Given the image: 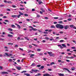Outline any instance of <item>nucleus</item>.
<instances>
[{
	"mask_svg": "<svg viewBox=\"0 0 76 76\" xmlns=\"http://www.w3.org/2000/svg\"><path fill=\"white\" fill-rule=\"evenodd\" d=\"M32 45H34V46H35V47H37V45H36L35 44H32Z\"/></svg>",
	"mask_w": 76,
	"mask_h": 76,
	"instance_id": "nucleus-56",
	"label": "nucleus"
},
{
	"mask_svg": "<svg viewBox=\"0 0 76 76\" xmlns=\"http://www.w3.org/2000/svg\"><path fill=\"white\" fill-rule=\"evenodd\" d=\"M15 47H18V45H15Z\"/></svg>",
	"mask_w": 76,
	"mask_h": 76,
	"instance_id": "nucleus-62",
	"label": "nucleus"
},
{
	"mask_svg": "<svg viewBox=\"0 0 76 76\" xmlns=\"http://www.w3.org/2000/svg\"><path fill=\"white\" fill-rule=\"evenodd\" d=\"M11 26H12V28H15L16 27V26L13 25H12Z\"/></svg>",
	"mask_w": 76,
	"mask_h": 76,
	"instance_id": "nucleus-21",
	"label": "nucleus"
},
{
	"mask_svg": "<svg viewBox=\"0 0 76 76\" xmlns=\"http://www.w3.org/2000/svg\"><path fill=\"white\" fill-rule=\"evenodd\" d=\"M11 3V2L10 1H7V3Z\"/></svg>",
	"mask_w": 76,
	"mask_h": 76,
	"instance_id": "nucleus-54",
	"label": "nucleus"
},
{
	"mask_svg": "<svg viewBox=\"0 0 76 76\" xmlns=\"http://www.w3.org/2000/svg\"><path fill=\"white\" fill-rule=\"evenodd\" d=\"M48 70H49V71H51L52 70V69H48Z\"/></svg>",
	"mask_w": 76,
	"mask_h": 76,
	"instance_id": "nucleus-57",
	"label": "nucleus"
},
{
	"mask_svg": "<svg viewBox=\"0 0 76 76\" xmlns=\"http://www.w3.org/2000/svg\"><path fill=\"white\" fill-rule=\"evenodd\" d=\"M37 18H39L40 17V15L39 14H37Z\"/></svg>",
	"mask_w": 76,
	"mask_h": 76,
	"instance_id": "nucleus-33",
	"label": "nucleus"
},
{
	"mask_svg": "<svg viewBox=\"0 0 76 76\" xmlns=\"http://www.w3.org/2000/svg\"><path fill=\"white\" fill-rule=\"evenodd\" d=\"M43 76H50L51 75H50L46 73V74H45L44 75H43Z\"/></svg>",
	"mask_w": 76,
	"mask_h": 76,
	"instance_id": "nucleus-8",
	"label": "nucleus"
},
{
	"mask_svg": "<svg viewBox=\"0 0 76 76\" xmlns=\"http://www.w3.org/2000/svg\"><path fill=\"white\" fill-rule=\"evenodd\" d=\"M58 20H63V18H60L58 19Z\"/></svg>",
	"mask_w": 76,
	"mask_h": 76,
	"instance_id": "nucleus-35",
	"label": "nucleus"
},
{
	"mask_svg": "<svg viewBox=\"0 0 76 76\" xmlns=\"http://www.w3.org/2000/svg\"><path fill=\"white\" fill-rule=\"evenodd\" d=\"M63 22L62 21H59L58 22V23H62Z\"/></svg>",
	"mask_w": 76,
	"mask_h": 76,
	"instance_id": "nucleus-39",
	"label": "nucleus"
},
{
	"mask_svg": "<svg viewBox=\"0 0 76 76\" xmlns=\"http://www.w3.org/2000/svg\"><path fill=\"white\" fill-rule=\"evenodd\" d=\"M24 75H26V76H31V75H30V74L28 73H24Z\"/></svg>",
	"mask_w": 76,
	"mask_h": 76,
	"instance_id": "nucleus-12",
	"label": "nucleus"
},
{
	"mask_svg": "<svg viewBox=\"0 0 76 76\" xmlns=\"http://www.w3.org/2000/svg\"><path fill=\"white\" fill-rule=\"evenodd\" d=\"M51 28H56V27L54 26L53 25L51 26Z\"/></svg>",
	"mask_w": 76,
	"mask_h": 76,
	"instance_id": "nucleus-24",
	"label": "nucleus"
},
{
	"mask_svg": "<svg viewBox=\"0 0 76 76\" xmlns=\"http://www.w3.org/2000/svg\"><path fill=\"white\" fill-rule=\"evenodd\" d=\"M59 33L60 34H63V31H61L60 32H59Z\"/></svg>",
	"mask_w": 76,
	"mask_h": 76,
	"instance_id": "nucleus-58",
	"label": "nucleus"
},
{
	"mask_svg": "<svg viewBox=\"0 0 76 76\" xmlns=\"http://www.w3.org/2000/svg\"><path fill=\"white\" fill-rule=\"evenodd\" d=\"M12 17L14 18H18V15H12Z\"/></svg>",
	"mask_w": 76,
	"mask_h": 76,
	"instance_id": "nucleus-7",
	"label": "nucleus"
},
{
	"mask_svg": "<svg viewBox=\"0 0 76 76\" xmlns=\"http://www.w3.org/2000/svg\"><path fill=\"white\" fill-rule=\"evenodd\" d=\"M69 58H70V59H72L73 58H74V57L72 56L71 57H69Z\"/></svg>",
	"mask_w": 76,
	"mask_h": 76,
	"instance_id": "nucleus-37",
	"label": "nucleus"
},
{
	"mask_svg": "<svg viewBox=\"0 0 76 76\" xmlns=\"http://www.w3.org/2000/svg\"><path fill=\"white\" fill-rule=\"evenodd\" d=\"M15 25H17L18 29H21V27H20V25H18L16 23L15 24Z\"/></svg>",
	"mask_w": 76,
	"mask_h": 76,
	"instance_id": "nucleus-6",
	"label": "nucleus"
},
{
	"mask_svg": "<svg viewBox=\"0 0 76 76\" xmlns=\"http://www.w3.org/2000/svg\"><path fill=\"white\" fill-rule=\"evenodd\" d=\"M0 69L1 70H2V69H3V68L1 66H0Z\"/></svg>",
	"mask_w": 76,
	"mask_h": 76,
	"instance_id": "nucleus-50",
	"label": "nucleus"
},
{
	"mask_svg": "<svg viewBox=\"0 0 76 76\" xmlns=\"http://www.w3.org/2000/svg\"><path fill=\"white\" fill-rule=\"evenodd\" d=\"M19 50H20L21 51H23V49H22L21 48H20Z\"/></svg>",
	"mask_w": 76,
	"mask_h": 76,
	"instance_id": "nucleus-52",
	"label": "nucleus"
},
{
	"mask_svg": "<svg viewBox=\"0 0 76 76\" xmlns=\"http://www.w3.org/2000/svg\"><path fill=\"white\" fill-rule=\"evenodd\" d=\"M45 19H48V18L47 17H45Z\"/></svg>",
	"mask_w": 76,
	"mask_h": 76,
	"instance_id": "nucleus-48",
	"label": "nucleus"
},
{
	"mask_svg": "<svg viewBox=\"0 0 76 76\" xmlns=\"http://www.w3.org/2000/svg\"><path fill=\"white\" fill-rule=\"evenodd\" d=\"M8 37H13V36L12 35H11L10 34H8Z\"/></svg>",
	"mask_w": 76,
	"mask_h": 76,
	"instance_id": "nucleus-14",
	"label": "nucleus"
},
{
	"mask_svg": "<svg viewBox=\"0 0 76 76\" xmlns=\"http://www.w3.org/2000/svg\"><path fill=\"white\" fill-rule=\"evenodd\" d=\"M31 71L33 72H35V73H37V71L39 72V70L37 69H32Z\"/></svg>",
	"mask_w": 76,
	"mask_h": 76,
	"instance_id": "nucleus-4",
	"label": "nucleus"
},
{
	"mask_svg": "<svg viewBox=\"0 0 76 76\" xmlns=\"http://www.w3.org/2000/svg\"><path fill=\"white\" fill-rule=\"evenodd\" d=\"M19 9L20 10H24V9H25V8H19Z\"/></svg>",
	"mask_w": 76,
	"mask_h": 76,
	"instance_id": "nucleus-28",
	"label": "nucleus"
},
{
	"mask_svg": "<svg viewBox=\"0 0 76 76\" xmlns=\"http://www.w3.org/2000/svg\"><path fill=\"white\" fill-rule=\"evenodd\" d=\"M36 66V64L34 63H33L31 65V66Z\"/></svg>",
	"mask_w": 76,
	"mask_h": 76,
	"instance_id": "nucleus-15",
	"label": "nucleus"
},
{
	"mask_svg": "<svg viewBox=\"0 0 76 76\" xmlns=\"http://www.w3.org/2000/svg\"><path fill=\"white\" fill-rule=\"evenodd\" d=\"M51 39H50L49 40L50 41H52V40H54V39L53 38V37H52L50 38Z\"/></svg>",
	"mask_w": 76,
	"mask_h": 76,
	"instance_id": "nucleus-20",
	"label": "nucleus"
},
{
	"mask_svg": "<svg viewBox=\"0 0 76 76\" xmlns=\"http://www.w3.org/2000/svg\"><path fill=\"white\" fill-rule=\"evenodd\" d=\"M9 56H13V54H10Z\"/></svg>",
	"mask_w": 76,
	"mask_h": 76,
	"instance_id": "nucleus-55",
	"label": "nucleus"
},
{
	"mask_svg": "<svg viewBox=\"0 0 76 76\" xmlns=\"http://www.w3.org/2000/svg\"><path fill=\"white\" fill-rule=\"evenodd\" d=\"M40 14H42V11H40Z\"/></svg>",
	"mask_w": 76,
	"mask_h": 76,
	"instance_id": "nucleus-64",
	"label": "nucleus"
},
{
	"mask_svg": "<svg viewBox=\"0 0 76 76\" xmlns=\"http://www.w3.org/2000/svg\"><path fill=\"white\" fill-rule=\"evenodd\" d=\"M29 56H31L30 57V58H32L33 57V56H35V55L34 54H31V55H29Z\"/></svg>",
	"mask_w": 76,
	"mask_h": 76,
	"instance_id": "nucleus-13",
	"label": "nucleus"
},
{
	"mask_svg": "<svg viewBox=\"0 0 76 76\" xmlns=\"http://www.w3.org/2000/svg\"><path fill=\"white\" fill-rule=\"evenodd\" d=\"M52 30H49L48 31V32H51Z\"/></svg>",
	"mask_w": 76,
	"mask_h": 76,
	"instance_id": "nucleus-60",
	"label": "nucleus"
},
{
	"mask_svg": "<svg viewBox=\"0 0 76 76\" xmlns=\"http://www.w3.org/2000/svg\"><path fill=\"white\" fill-rule=\"evenodd\" d=\"M39 4H41V3H42V1H39Z\"/></svg>",
	"mask_w": 76,
	"mask_h": 76,
	"instance_id": "nucleus-23",
	"label": "nucleus"
},
{
	"mask_svg": "<svg viewBox=\"0 0 76 76\" xmlns=\"http://www.w3.org/2000/svg\"><path fill=\"white\" fill-rule=\"evenodd\" d=\"M32 30L34 31H37V29H35L34 28H32Z\"/></svg>",
	"mask_w": 76,
	"mask_h": 76,
	"instance_id": "nucleus-18",
	"label": "nucleus"
},
{
	"mask_svg": "<svg viewBox=\"0 0 76 76\" xmlns=\"http://www.w3.org/2000/svg\"><path fill=\"white\" fill-rule=\"evenodd\" d=\"M19 14L18 15V18H20V16L21 15H23V13H22L21 12H19Z\"/></svg>",
	"mask_w": 76,
	"mask_h": 76,
	"instance_id": "nucleus-3",
	"label": "nucleus"
},
{
	"mask_svg": "<svg viewBox=\"0 0 76 76\" xmlns=\"http://www.w3.org/2000/svg\"><path fill=\"white\" fill-rule=\"evenodd\" d=\"M32 12H34V11H35V9H32Z\"/></svg>",
	"mask_w": 76,
	"mask_h": 76,
	"instance_id": "nucleus-46",
	"label": "nucleus"
},
{
	"mask_svg": "<svg viewBox=\"0 0 76 76\" xmlns=\"http://www.w3.org/2000/svg\"><path fill=\"white\" fill-rule=\"evenodd\" d=\"M52 53H53L52 52H48V53L49 55L50 56V57H52V56H54V54H52Z\"/></svg>",
	"mask_w": 76,
	"mask_h": 76,
	"instance_id": "nucleus-2",
	"label": "nucleus"
},
{
	"mask_svg": "<svg viewBox=\"0 0 76 76\" xmlns=\"http://www.w3.org/2000/svg\"><path fill=\"white\" fill-rule=\"evenodd\" d=\"M61 45H62V46L64 47H66V46L64 44H61Z\"/></svg>",
	"mask_w": 76,
	"mask_h": 76,
	"instance_id": "nucleus-17",
	"label": "nucleus"
},
{
	"mask_svg": "<svg viewBox=\"0 0 76 76\" xmlns=\"http://www.w3.org/2000/svg\"><path fill=\"white\" fill-rule=\"evenodd\" d=\"M58 76H64V74L58 73Z\"/></svg>",
	"mask_w": 76,
	"mask_h": 76,
	"instance_id": "nucleus-9",
	"label": "nucleus"
},
{
	"mask_svg": "<svg viewBox=\"0 0 76 76\" xmlns=\"http://www.w3.org/2000/svg\"><path fill=\"white\" fill-rule=\"evenodd\" d=\"M60 42H64V40H61L60 41Z\"/></svg>",
	"mask_w": 76,
	"mask_h": 76,
	"instance_id": "nucleus-32",
	"label": "nucleus"
},
{
	"mask_svg": "<svg viewBox=\"0 0 76 76\" xmlns=\"http://www.w3.org/2000/svg\"><path fill=\"white\" fill-rule=\"evenodd\" d=\"M54 19H58V17H54Z\"/></svg>",
	"mask_w": 76,
	"mask_h": 76,
	"instance_id": "nucleus-42",
	"label": "nucleus"
},
{
	"mask_svg": "<svg viewBox=\"0 0 76 76\" xmlns=\"http://www.w3.org/2000/svg\"><path fill=\"white\" fill-rule=\"evenodd\" d=\"M5 22H9V21L8 20H5Z\"/></svg>",
	"mask_w": 76,
	"mask_h": 76,
	"instance_id": "nucleus-63",
	"label": "nucleus"
},
{
	"mask_svg": "<svg viewBox=\"0 0 76 76\" xmlns=\"http://www.w3.org/2000/svg\"><path fill=\"white\" fill-rule=\"evenodd\" d=\"M44 68V66H40V68H39V70H41L42 69H43Z\"/></svg>",
	"mask_w": 76,
	"mask_h": 76,
	"instance_id": "nucleus-10",
	"label": "nucleus"
},
{
	"mask_svg": "<svg viewBox=\"0 0 76 76\" xmlns=\"http://www.w3.org/2000/svg\"><path fill=\"white\" fill-rule=\"evenodd\" d=\"M1 73L3 74H8V72H1Z\"/></svg>",
	"mask_w": 76,
	"mask_h": 76,
	"instance_id": "nucleus-11",
	"label": "nucleus"
},
{
	"mask_svg": "<svg viewBox=\"0 0 76 76\" xmlns=\"http://www.w3.org/2000/svg\"><path fill=\"white\" fill-rule=\"evenodd\" d=\"M45 39H49V38H48V37H45Z\"/></svg>",
	"mask_w": 76,
	"mask_h": 76,
	"instance_id": "nucleus-61",
	"label": "nucleus"
},
{
	"mask_svg": "<svg viewBox=\"0 0 76 76\" xmlns=\"http://www.w3.org/2000/svg\"><path fill=\"white\" fill-rule=\"evenodd\" d=\"M4 5H0V7H4Z\"/></svg>",
	"mask_w": 76,
	"mask_h": 76,
	"instance_id": "nucleus-29",
	"label": "nucleus"
},
{
	"mask_svg": "<svg viewBox=\"0 0 76 76\" xmlns=\"http://www.w3.org/2000/svg\"><path fill=\"white\" fill-rule=\"evenodd\" d=\"M25 39H27L28 40H29V39H28L27 37H25Z\"/></svg>",
	"mask_w": 76,
	"mask_h": 76,
	"instance_id": "nucleus-51",
	"label": "nucleus"
},
{
	"mask_svg": "<svg viewBox=\"0 0 76 76\" xmlns=\"http://www.w3.org/2000/svg\"><path fill=\"white\" fill-rule=\"evenodd\" d=\"M68 21H70V20H72V19L71 18L68 19Z\"/></svg>",
	"mask_w": 76,
	"mask_h": 76,
	"instance_id": "nucleus-45",
	"label": "nucleus"
},
{
	"mask_svg": "<svg viewBox=\"0 0 76 76\" xmlns=\"http://www.w3.org/2000/svg\"><path fill=\"white\" fill-rule=\"evenodd\" d=\"M5 54L6 55V56H7V57H9V55L8 54V53H5Z\"/></svg>",
	"mask_w": 76,
	"mask_h": 76,
	"instance_id": "nucleus-22",
	"label": "nucleus"
},
{
	"mask_svg": "<svg viewBox=\"0 0 76 76\" xmlns=\"http://www.w3.org/2000/svg\"><path fill=\"white\" fill-rule=\"evenodd\" d=\"M41 10L42 11V12H45V10L44 9H43V8H41Z\"/></svg>",
	"mask_w": 76,
	"mask_h": 76,
	"instance_id": "nucleus-19",
	"label": "nucleus"
},
{
	"mask_svg": "<svg viewBox=\"0 0 76 76\" xmlns=\"http://www.w3.org/2000/svg\"><path fill=\"white\" fill-rule=\"evenodd\" d=\"M24 16H28V15L27 14H24Z\"/></svg>",
	"mask_w": 76,
	"mask_h": 76,
	"instance_id": "nucleus-43",
	"label": "nucleus"
},
{
	"mask_svg": "<svg viewBox=\"0 0 76 76\" xmlns=\"http://www.w3.org/2000/svg\"><path fill=\"white\" fill-rule=\"evenodd\" d=\"M8 30L10 31H13V29L12 28H8Z\"/></svg>",
	"mask_w": 76,
	"mask_h": 76,
	"instance_id": "nucleus-30",
	"label": "nucleus"
},
{
	"mask_svg": "<svg viewBox=\"0 0 76 76\" xmlns=\"http://www.w3.org/2000/svg\"><path fill=\"white\" fill-rule=\"evenodd\" d=\"M26 71H23L21 72V73H26Z\"/></svg>",
	"mask_w": 76,
	"mask_h": 76,
	"instance_id": "nucleus-38",
	"label": "nucleus"
},
{
	"mask_svg": "<svg viewBox=\"0 0 76 76\" xmlns=\"http://www.w3.org/2000/svg\"><path fill=\"white\" fill-rule=\"evenodd\" d=\"M20 39V37H18L17 38V40H18V41H19Z\"/></svg>",
	"mask_w": 76,
	"mask_h": 76,
	"instance_id": "nucleus-25",
	"label": "nucleus"
},
{
	"mask_svg": "<svg viewBox=\"0 0 76 76\" xmlns=\"http://www.w3.org/2000/svg\"><path fill=\"white\" fill-rule=\"evenodd\" d=\"M7 11H10V10L9 9H7Z\"/></svg>",
	"mask_w": 76,
	"mask_h": 76,
	"instance_id": "nucleus-59",
	"label": "nucleus"
},
{
	"mask_svg": "<svg viewBox=\"0 0 76 76\" xmlns=\"http://www.w3.org/2000/svg\"><path fill=\"white\" fill-rule=\"evenodd\" d=\"M70 28H73V25H71L70 26Z\"/></svg>",
	"mask_w": 76,
	"mask_h": 76,
	"instance_id": "nucleus-53",
	"label": "nucleus"
},
{
	"mask_svg": "<svg viewBox=\"0 0 76 76\" xmlns=\"http://www.w3.org/2000/svg\"><path fill=\"white\" fill-rule=\"evenodd\" d=\"M64 70H67V71L69 73H72V72H70V71H69V69H67L66 68H64Z\"/></svg>",
	"mask_w": 76,
	"mask_h": 76,
	"instance_id": "nucleus-5",
	"label": "nucleus"
},
{
	"mask_svg": "<svg viewBox=\"0 0 76 76\" xmlns=\"http://www.w3.org/2000/svg\"><path fill=\"white\" fill-rule=\"evenodd\" d=\"M41 50V49H39L38 48L37 49V51H40Z\"/></svg>",
	"mask_w": 76,
	"mask_h": 76,
	"instance_id": "nucleus-27",
	"label": "nucleus"
},
{
	"mask_svg": "<svg viewBox=\"0 0 76 76\" xmlns=\"http://www.w3.org/2000/svg\"><path fill=\"white\" fill-rule=\"evenodd\" d=\"M8 45H13V44L10 43H8Z\"/></svg>",
	"mask_w": 76,
	"mask_h": 76,
	"instance_id": "nucleus-34",
	"label": "nucleus"
},
{
	"mask_svg": "<svg viewBox=\"0 0 76 76\" xmlns=\"http://www.w3.org/2000/svg\"><path fill=\"white\" fill-rule=\"evenodd\" d=\"M28 53H30V52H31V50H28Z\"/></svg>",
	"mask_w": 76,
	"mask_h": 76,
	"instance_id": "nucleus-36",
	"label": "nucleus"
},
{
	"mask_svg": "<svg viewBox=\"0 0 76 76\" xmlns=\"http://www.w3.org/2000/svg\"><path fill=\"white\" fill-rule=\"evenodd\" d=\"M71 48L72 49H75L76 48H75V47H71Z\"/></svg>",
	"mask_w": 76,
	"mask_h": 76,
	"instance_id": "nucleus-41",
	"label": "nucleus"
},
{
	"mask_svg": "<svg viewBox=\"0 0 76 76\" xmlns=\"http://www.w3.org/2000/svg\"><path fill=\"white\" fill-rule=\"evenodd\" d=\"M40 56H42L43 55V53H39Z\"/></svg>",
	"mask_w": 76,
	"mask_h": 76,
	"instance_id": "nucleus-26",
	"label": "nucleus"
},
{
	"mask_svg": "<svg viewBox=\"0 0 76 76\" xmlns=\"http://www.w3.org/2000/svg\"><path fill=\"white\" fill-rule=\"evenodd\" d=\"M37 75L38 76H41V74L40 73H38Z\"/></svg>",
	"mask_w": 76,
	"mask_h": 76,
	"instance_id": "nucleus-44",
	"label": "nucleus"
},
{
	"mask_svg": "<svg viewBox=\"0 0 76 76\" xmlns=\"http://www.w3.org/2000/svg\"><path fill=\"white\" fill-rule=\"evenodd\" d=\"M41 65H38L36 66V67H39L41 66Z\"/></svg>",
	"mask_w": 76,
	"mask_h": 76,
	"instance_id": "nucleus-40",
	"label": "nucleus"
},
{
	"mask_svg": "<svg viewBox=\"0 0 76 76\" xmlns=\"http://www.w3.org/2000/svg\"><path fill=\"white\" fill-rule=\"evenodd\" d=\"M44 33L45 34H48V32H44Z\"/></svg>",
	"mask_w": 76,
	"mask_h": 76,
	"instance_id": "nucleus-49",
	"label": "nucleus"
},
{
	"mask_svg": "<svg viewBox=\"0 0 76 76\" xmlns=\"http://www.w3.org/2000/svg\"><path fill=\"white\" fill-rule=\"evenodd\" d=\"M12 7H14V8H15V7H17L16 6H15V5H12Z\"/></svg>",
	"mask_w": 76,
	"mask_h": 76,
	"instance_id": "nucleus-31",
	"label": "nucleus"
},
{
	"mask_svg": "<svg viewBox=\"0 0 76 76\" xmlns=\"http://www.w3.org/2000/svg\"><path fill=\"white\" fill-rule=\"evenodd\" d=\"M17 69H18V70H20V69H21V67H17Z\"/></svg>",
	"mask_w": 76,
	"mask_h": 76,
	"instance_id": "nucleus-16",
	"label": "nucleus"
},
{
	"mask_svg": "<svg viewBox=\"0 0 76 76\" xmlns=\"http://www.w3.org/2000/svg\"><path fill=\"white\" fill-rule=\"evenodd\" d=\"M54 64V62H52L50 64V65H52L53 64Z\"/></svg>",
	"mask_w": 76,
	"mask_h": 76,
	"instance_id": "nucleus-47",
	"label": "nucleus"
},
{
	"mask_svg": "<svg viewBox=\"0 0 76 76\" xmlns=\"http://www.w3.org/2000/svg\"><path fill=\"white\" fill-rule=\"evenodd\" d=\"M56 26L57 28H59V29H67L69 26L68 25H66L65 26H63V25L60 24H57L56 25Z\"/></svg>",
	"mask_w": 76,
	"mask_h": 76,
	"instance_id": "nucleus-1",
	"label": "nucleus"
}]
</instances>
